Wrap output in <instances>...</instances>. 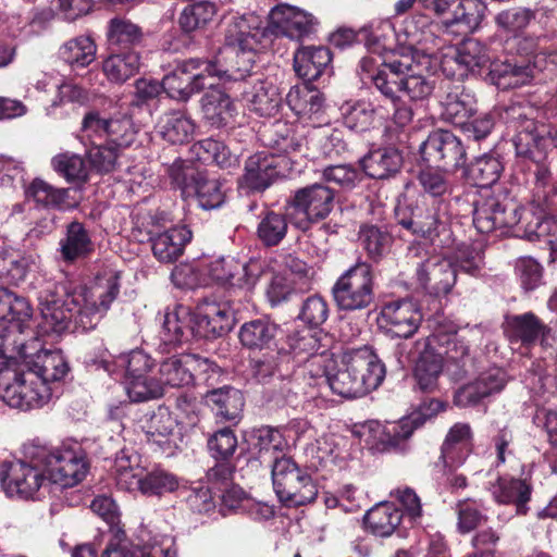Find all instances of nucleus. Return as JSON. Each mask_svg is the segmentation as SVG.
Returning a JSON list of instances; mask_svg holds the SVG:
<instances>
[{"label":"nucleus","instance_id":"37","mask_svg":"<svg viewBox=\"0 0 557 557\" xmlns=\"http://www.w3.org/2000/svg\"><path fill=\"white\" fill-rule=\"evenodd\" d=\"M425 339L428 347H430L434 352L441 354L443 363L444 360L447 359L460 364L463 374H467L468 371L466 370V366L467 362L471 360L469 346L459 337L457 331H447L438 327L426 336Z\"/></svg>","mask_w":557,"mask_h":557},{"label":"nucleus","instance_id":"43","mask_svg":"<svg viewBox=\"0 0 557 557\" xmlns=\"http://www.w3.org/2000/svg\"><path fill=\"white\" fill-rule=\"evenodd\" d=\"M23 367L36 373L44 383L50 385L62 381L70 372V366L61 350L37 351L29 356Z\"/></svg>","mask_w":557,"mask_h":557},{"label":"nucleus","instance_id":"15","mask_svg":"<svg viewBox=\"0 0 557 557\" xmlns=\"http://www.w3.org/2000/svg\"><path fill=\"white\" fill-rule=\"evenodd\" d=\"M121 288V273L113 270H104L95 277L94 296L97 298L90 306L87 302L83 308L74 305L73 320L76 325L84 330H92L100 318L110 309L112 302L117 298Z\"/></svg>","mask_w":557,"mask_h":557},{"label":"nucleus","instance_id":"49","mask_svg":"<svg viewBox=\"0 0 557 557\" xmlns=\"http://www.w3.org/2000/svg\"><path fill=\"white\" fill-rule=\"evenodd\" d=\"M455 52L471 77L488 78L492 82L490 64L493 60H491L485 45L475 38H467L456 47Z\"/></svg>","mask_w":557,"mask_h":557},{"label":"nucleus","instance_id":"29","mask_svg":"<svg viewBox=\"0 0 557 557\" xmlns=\"http://www.w3.org/2000/svg\"><path fill=\"white\" fill-rule=\"evenodd\" d=\"M549 327L532 311L508 315L504 322V335L511 344L531 348L545 338Z\"/></svg>","mask_w":557,"mask_h":557},{"label":"nucleus","instance_id":"53","mask_svg":"<svg viewBox=\"0 0 557 557\" xmlns=\"http://www.w3.org/2000/svg\"><path fill=\"white\" fill-rule=\"evenodd\" d=\"M288 233L287 214L264 209L259 214L256 236L265 248L278 246Z\"/></svg>","mask_w":557,"mask_h":557},{"label":"nucleus","instance_id":"26","mask_svg":"<svg viewBox=\"0 0 557 557\" xmlns=\"http://www.w3.org/2000/svg\"><path fill=\"white\" fill-rule=\"evenodd\" d=\"M33 307L24 296L0 287V344L12 336V332L30 330Z\"/></svg>","mask_w":557,"mask_h":557},{"label":"nucleus","instance_id":"23","mask_svg":"<svg viewBox=\"0 0 557 557\" xmlns=\"http://www.w3.org/2000/svg\"><path fill=\"white\" fill-rule=\"evenodd\" d=\"M507 382V373L503 369H487L475 380L459 386L454 393L453 403L459 408L476 407L491 396L500 393Z\"/></svg>","mask_w":557,"mask_h":557},{"label":"nucleus","instance_id":"62","mask_svg":"<svg viewBox=\"0 0 557 557\" xmlns=\"http://www.w3.org/2000/svg\"><path fill=\"white\" fill-rule=\"evenodd\" d=\"M455 511L457 515V531L460 534H468L476 531L488 521V516L484 512L482 503L466 498L456 503Z\"/></svg>","mask_w":557,"mask_h":557},{"label":"nucleus","instance_id":"56","mask_svg":"<svg viewBox=\"0 0 557 557\" xmlns=\"http://www.w3.org/2000/svg\"><path fill=\"white\" fill-rule=\"evenodd\" d=\"M191 76L201 77L203 89L216 88L220 81H236L237 77L230 73L218 59L189 58L184 60Z\"/></svg>","mask_w":557,"mask_h":557},{"label":"nucleus","instance_id":"61","mask_svg":"<svg viewBox=\"0 0 557 557\" xmlns=\"http://www.w3.org/2000/svg\"><path fill=\"white\" fill-rule=\"evenodd\" d=\"M156 371L134 377L125 379V389L133 403H145L161 398L164 389L161 388Z\"/></svg>","mask_w":557,"mask_h":557},{"label":"nucleus","instance_id":"16","mask_svg":"<svg viewBox=\"0 0 557 557\" xmlns=\"http://www.w3.org/2000/svg\"><path fill=\"white\" fill-rule=\"evenodd\" d=\"M117 484L123 485L127 490L137 488L145 496L161 497L166 493L178 491V478L162 468H156L146 473L143 470L135 472L129 466V459L121 457L116 461Z\"/></svg>","mask_w":557,"mask_h":557},{"label":"nucleus","instance_id":"47","mask_svg":"<svg viewBox=\"0 0 557 557\" xmlns=\"http://www.w3.org/2000/svg\"><path fill=\"white\" fill-rule=\"evenodd\" d=\"M447 88L449 90L442 101L443 115L448 122L461 126L475 114L476 99L472 91L466 89L463 85L448 86Z\"/></svg>","mask_w":557,"mask_h":557},{"label":"nucleus","instance_id":"45","mask_svg":"<svg viewBox=\"0 0 557 557\" xmlns=\"http://www.w3.org/2000/svg\"><path fill=\"white\" fill-rule=\"evenodd\" d=\"M262 140L272 150L271 153L284 157L288 162V156L300 152L304 145V137L294 125L285 121H276L267 127Z\"/></svg>","mask_w":557,"mask_h":557},{"label":"nucleus","instance_id":"58","mask_svg":"<svg viewBox=\"0 0 557 557\" xmlns=\"http://www.w3.org/2000/svg\"><path fill=\"white\" fill-rule=\"evenodd\" d=\"M221 8L215 2L196 1L186 5L178 16V25L183 33L189 34L197 29L205 28L213 17L218 15Z\"/></svg>","mask_w":557,"mask_h":557},{"label":"nucleus","instance_id":"39","mask_svg":"<svg viewBox=\"0 0 557 557\" xmlns=\"http://www.w3.org/2000/svg\"><path fill=\"white\" fill-rule=\"evenodd\" d=\"M278 325L268 317L244 322L238 330V339L243 348L250 352L262 351L275 345Z\"/></svg>","mask_w":557,"mask_h":557},{"label":"nucleus","instance_id":"42","mask_svg":"<svg viewBox=\"0 0 557 557\" xmlns=\"http://www.w3.org/2000/svg\"><path fill=\"white\" fill-rule=\"evenodd\" d=\"M107 41L110 51H138L145 42L143 28L126 17L111 18L107 27Z\"/></svg>","mask_w":557,"mask_h":557},{"label":"nucleus","instance_id":"4","mask_svg":"<svg viewBox=\"0 0 557 557\" xmlns=\"http://www.w3.org/2000/svg\"><path fill=\"white\" fill-rule=\"evenodd\" d=\"M533 110L521 104L506 109L507 123L515 129L512 138L517 158L531 161L535 168L534 175L548 174L544 165L548 152L556 147L550 125L539 122L530 115Z\"/></svg>","mask_w":557,"mask_h":557},{"label":"nucleus","instance_id":"17","mask_svg":"<svg viewBox=\"0 0 557 557\" xmlns=\"http://www.w3.org/2000/svg\"><path fill=\"white\" fill-rule=\"evenodd\" d=\"M288 161L281 156L258 151L245 161L238 187L247 193H263L278 177L286 175Z\"/></svg>","mask_w":557,"mask_h":557},{"label":"nucleus","instance_id":"2","mask_svg":"<svg viewBox=\"0 0 557 557\" xmlns=\"http://www.w3.org/2000/svg\"><path fill=\"white\" fill-rule=\"evenodd\" d=\"M360 69L364 78L369 79L381 96L397 103L400 94L407 95L411 100L429 98L435 88V79L421 74H409L410 64L399 59L377 61L373 58H362Z\"/></svg>","mask_w":557,"mask_h":557},{"label":"nucleus","instance_id":"12","mask_svg":"<svg viewBox=\"0 0 557 557\" xmlns=\"http://www.w3.org/2000/svg\"><path fill=\"white\" fill-rule=\"evenodd\" d=\"M81 129L86 137L103 139L122 151L135 141L137 135L131 116L126 114L107 116L95 109L85 113Z\"/></svg>","mask_w":557,"mask_h":557},{"label":"nucleus","instance_id":"21","mask_svg":"<svg viewBox=\"0 0 557 557\" xmlns=\"http://www.w3.org/2000/svg\"><path fill=\"white\" fill-rule=\"evenodd\" d=\"M422 318L417 304L408 298H399L382 306L377 323L387 336L407 339L418 332Z\"/></svg>","mask_w":557,"mask_h":557},{"label":"nucleus","instance_id":"38","mask_svg":"<svg viewBox=\"0 0 557 557\" xmlns=\"http://www.w3.org/2000/svg\"><path fill=\"white\" fill-rule=\"evenodd\" d=\"M448 172L449 171L443 168H436L430 164L421 169L417 175L421 191L417 197H423L434 203L450 207L454 183Z\"/></svg>","mask_w":557,"mask_h":557},{"label":"nucleus","instance_id":"34","mask_svg":"<svg viewBox=\"0 0 557 557\" xmlns=\"http://www.w3.org/2000/svg\"><path fill=\"white\" fill-rule=\"evenodd\" d=\"M95 251L90 232L86 225L73 220L65 225L64 235L59 242L61 259L66 264L88 259Z\"/></svg>","mask_w":557,"mask_h":557},{"label":"nucleus","instance_id":"31","mask_svg":"<svg viewBox=\"0 0 557 557\" xmlns=\"http://www.w3.org/2000/svg\"><path fill=\"white\" fill-rule=\"evenodd\" d=\"M332 52L324 46L300 47L294 53V70L299 78L311 85L319 83L329 71Z\"/></svg>","mask_w":557,"mask_h":557},{"label":"nucleus","instance_id":"3","mask_svg":"<svg viewBox=\"0 0 557 557\" xmlns=\"http://www.w3.org/2000/svg\"><path fill=\"white\" fill-rule=\"evenodd\" d=\"M537 39L513 35L504 44L503 55L490 64L492 84L502 88H517L531 83L543 71V54L535 53Z\"/></svg>","mask_w":557,"mask_h":557},{"label":"nucleus","instance_id":"35","mask_svg":"<svg viewBox=\"0 0 557 557\" xmlns=\"http://www.w3.org/2000/svg\"><path fill=\"white\" fill-rule=\"evenodd\" d=\"M403 517V511L393 504H376L363 515L362 530L374 537L388 539L399 532Z\"/></svg>","mask_w":557,"mask_h":557},{"label":"nucleus","instance_id":"18","mask_svg":"<svg viewBox=\"0 0 557 557\" xmlns=\"http://www.w3.org/2000/svg\"><path fill=\"white\" fill-rule=\"evenodd\" d=\"M520 463L519 474L504 473L498 475L494 484L493 498L496 504L511 506L517 517L529 515L532 502L534 484L531 470Z\"/></svg>","mask_w":557,"mask_h":557},{"label":"nucleus","instance_id":"10","mask_svg":"<svg viewBox=\"0 0 557 557\" xmlns=\"http://www.w3.org/2000/svg\"><path fill=\"white\" fill-rule=\"evenodd\" d=\"M334 190L314 183L296 189L286 200L287 214L295 227L306 232L311 224L326 219L334 208Z\"/></svg>","mask_w":557,"mask_h":557},{"label":"nucleus","instance_id":"54","mask_svg":"<svg viewBox=\"0 0 557 557\" xmlns=\"http://www.w3.org/2000/svg\"><path fill=\"white\" fill-rule=\"evenodd\" d=\"M485 10L482 0H458L450 12L451 17L445 22L446 27L457 26L459 33L467 35L481 24Z\"/></svg>","mask_w":557,"mask_h":557},{"label":"nucleus","instance_id":"36","mask_svg":"<svg viewBox=\"0 0 557 557\" xmlns=\"http://www.w3.org/2000/svg\"><path fill=\"white\" fill-rule=\"evenodd\" d=\"M358 242L366 252L367 261L373 265L379 264L391 253L394 237L387 225L364 222L359 226Z\"/></svg>","mask_w":557,"mask_h":557},{"label":"nucleus","instance_id":"27","mask_svg":"<svg viewBox=\"0 0 557 557\" xmlns=\"http://www.w3.org/2000/svg\"><path fill=\"white\" fill-rule=\"evenodd\" d=\"M24 197L36 208L60 212L76 209L79 201L71 196L70 188H60L40 177H35L24 186Z\"/></svg>","mask_w":557,"mask_h":557},{"label":"nucleus","instance_id":"51","mask_svg":"<svg viewBox=\"0 0 557 557\" xmlns=\"http://www.w3.org/2000/svg\"><path fill=\"white\" fill-rule=\"evenodd\" d=\"M248 109L259 116H273L281 107L282 97L277 88L268 82L257 81L249 89L243 92Z\"/></svg>","mask_w":557,"mask_h":557},{"label":"nucleus","instance_id":"32","mask_svg":"<svg viewBox=\"0 0 557 557\" xmlns=\"http://www.w3.org/2000/svg\"><path fill=\"white\" fill-rule=\"evenodd\" d=\"M414 347L419 352L413 368L416 386L422 393L432 394L438 389V380L443 372L441 354L428 347L425 338L417 341Z\"/></svg>","mask_w":557,"mask_h":557},{"label":"nucleus","instance_id":"20","mask_svg":"<svg viewBox=\"0 0 557 557\" xmlns=\"http://www.w3.org/2000/svg\"><path fill=\"white\" fill-rule=\"evenodd\" d=\"M263 272L264 263L260 259L246 260L232 255L216 258L209 265V275L214 282L247 289L255 287Z\"/></svg>","mask_w":557,"mask_h":557},{"label":"nucleus","instance_id":"44","mask_svg":"<svg viewBox=\"0 0 557 557\" xmlns=\"http://www.w3.org/2000/svg\"><path fill=\"white\" fill-rule=\"evenodd\" d=\"M203 117L210 126L223 128L234 122L236 106L221 88H210L201 98Z\"/></svg>","mask_w":557,"mask_h":557},{"label":"nucleus","instance_id":"41","mask_svg":"<svg viewBox=\"0 0 557 557\" xmlns=\"http://www.w3.org/2000/svg\"><path fill=\"white\" fill-rule=\"evenodd\" d=\"M195 310L177 305L171 312H166L161 330V338L166 345H180L196 338L194 327Z\"/></svg>","mask_w":557,"mask_h":557},{"label":"nucleus","instance_id":"22","mask_svg":"<svg viewBox=\"0 0 557 557\" xmlns=\"http://www.w3.org/2000/svg\"><path fill=\"white\" fill-rule=\"evenodd\" d=\"M317 24L312 14L287 4L273 8L268 16L267 26L261 30L262 37H287L301 40L314 32Z\"/></svg>","mask_w":557,"mask_h":557},{"label":"nucleus","instance_id":"57","mask_svg":"<svg viewBox=\"0 0 557 557\" xmlns=\"http://www.w3.org/2000/svg\"><path fill=\"white\" fill-rule=\"evenodd\" d=\"M97 46L89 36L67 40L59 50L60 58L74 69L86 67L96 59Z\"/></svg>","mask_w":557,"mask_h":557},{"label":"nucleus","instance_id":"50","mask_svg":"<svg viewBox=\"0 0 557 557\" xmlns=\"http://www.w3.org/2000/svg\"><path fill=\"white\" fill-rule=\"evenodd\" d=\"M283 359L284 356L278 348L250 352L247 368L249 377L259 384H269L274 379L282 377Z\"/></svg>","mask_w":557,"mask_h":557},{"label":"nucleus","instance_id":"5","mask_svg":"<svg viewBox=\"0 0 557 557\" xmlns=\"http://www.w3.org/2000/svg\"><path fill=\"white\" fill-rule=\"evenodd\" d=\"M23 454L44 467L48 480L63 487L78 484L88 471L86 455L81 447L52 446L35 440L24 445Z\"/></svg>","mask_w":557,"mask_h":557},{"label":"nucleus","instance_id":"33","mask_svg":"<svg viewBox=\"0 0 557 557\" xmlns=\"http://www.w3.org/2000/svg\"><path fill=\"white\" fill-rule=\"evenodd\" d=\"M322 331L310 327L297 329L289 332L282 346V355L292 357L297 363L307 361L309 358L326 351V346L322 344ZM326 336V334H324Z\"/></svg>","mask_w":557,"mask_h":557},{"label":"nucleus","instance_id":"48","mask_svg":"<svg viewBox=\"0 0 557 557\" xmlns=\"http://www.w3.org/2000/svg\"><path fill=\"white\" fill-rule=\"evenodd\" d=\"M163 92L171 99L186 102L201 91V77L191 76L185 61L177 62L174 70L162 78Z\"/></svg>","mask_w":557,"mask_h":557},{"label":"nucleus","instance_id":"28","mask_svg":"<svg viewBox=\"0 0 557 557\" xmlns=\"http://www.w3.org/2000/svg\"><path fill=\"white\" fill-rule=\"evenodd\" d=\"M149 235L152 253L161 263L176 262L193 239V232L187 225L172 226L163 232L150 230Z\"/></svg>","mask_w":557,"mask_h":557},{"label":"nucleus","instance_id":"30","mask_svg":"<svg viewBox=\"0 0 557 557\" xmlns=\"http://www.w3.org/2000/svg\"><path fill=\"white\" fill-rule=\"evenodd\" d=\"M474 436L469 423L457 422L447 432L441 446L444 469H458L473 451Z\"/></svg>","mask_w":557,"mask_h":557},{"label":"nucleus","instance_id":"59","mask_svg":"<svg viewBox=\"0 0 557 557\" xmlns=\"http://www.w3.org/2000/svg\"><path fill=\"white\" fill-rule=\"evenodd\" d=\"M247 443L249 448L258 454L259 458L272 453L282 454L287 447V441L283 433L269 425L252 429L248 435Z\"/></svg>","mask_w":557,"mask_h":557},{"label":"nucleus","instance_id":"46","mask_svg":"<svg viewBox=\"0 0 557 557\" xmlns=\"http://www.w3.org/2000/svg\"><path fill=\"white\" fill-rule=\"evenodd\" d=\"M205 401L215 417L222 421L237 420L245 405L243 393L233 386H223L208 391Z\"/></svg>","mask_w":557,"mask_h":557},{"label":"nucleus","instance_id":"7","mask_svg":"<svg viewBox=\"0 0 557 557\" xmlns=\"http://www.w3.org/2000/svg\"><path fill=\"white\" fill-rule=\"evenodd\" d=\"M376 285L372 264L359 259L337 277L331 295L339 311H362L374 304Z\"/></svg>","mask_w":557,"mask_h":557},{"label":"nucleus","instance_id":"8","mask_svg":"<svg viewBox=\"0 0 557 557\" xmlns=\"http://www.w3.org/2000/svg\"><path fill=\"white\" fill-rule=\"evenodd\" d=\"M271 476L278 500L287 507L306 506L318 496L311 474L290 456H273Z\"/></svg>","mask_w":557,"mask_h":557},{"label":"nucleus","instance_id":"19","mask_svg":"<svg viewBox=\"0 0 557 557\" xmlns=\"http://www.w3.org/2000/svg\"><path fill=\"white\" fill-rule=\"evenodd\" d=\"M41 465L24 459L3 461L0 465V483L9 497H32L47 479Z\"/></svg>","mask_w":557,"mask_h":557},{"label":"nucleus","instance_id":"40","mask_svg":"<svg viewBox=\"0 0 557 557\" xmlns=\"http://www.w3.org/2000/svg\"><path fill=\"white\" fill-rule=\"evenodd\" d=\"M360 162L362 171L370 178L388 180L400 172L404 158L397 148L384 147L370 151Z\"/></svg>","mask_w":557,"mask_h":557},{"label":"nucleus","instance_id":"55","mask_svg":"<svg viewBox=\"0 0 557 557\" xmlns=\"http://www.w3.org/2000/svg\"><path fill=\"white\" fill-rule=\"evenodd\" d=\"M191 151L203 164H215L221 169H231L238 164V157L223 141L211 137L195 143Z\"/></svg>","mask_w":557,"mask_h":557},{"label":"nucleus","instance_id":"24","mask_svg":"<svg viewBox=\"0 0 557 557\" xmlns=\"http://www.w3.org/2000/svg\"><path fill=\"white\" fill-rule=\"evenodd\" d=\"M234 310L228 302L205 299L195 308L196 338L214 339L227 334L234 325Z\"/></svg>","mask_w":557,"mask_h":557},{"label":"nucleus","instance_id":"60","mask_svg":"<svg viewBox=\"0 0 557 557\" xmlns=\"http://www.w3.org/2000/svg\"><path fill=\"white\" fill-rule=\"evenodd\" d=\"M341 110L344 124L351 131L363 133L374 124L376 110L371 101H347Z\"/></svg>","mask_w":557,"mask_h":557},{"label":"nucleus","instance_id":"52","mask_svg":"<svg viewBox=\"0 0 557 557\" xmlns=\"http://www.w3.org/2000/svg\"><path fill=\"white\" fill-rule=\"evenodd\" d=\"M140 69L139 51H110L102 63V71L111 83L123 84L135 76Z\"/></svg>","mask_w":557,"mask_h":557},{"label":"nucleus","instance_id":"25","mask_svg":"<svg viewBox=\"0 0 557 557\" xmlns=\"http://www.w3.org/2000/svg\"><path fill=\"white\" fill-rule=\"evenodd\" d=\"M416 277L419 286L436 298L449 294L457 280L453 262L440 255L429 256L419 263Z\"/></svg>","mask_w":557,"mask_h":557},{"label":"nucleus","instance_id":"64","mask_svg":"<svg viewBox=\"0 0 557 557\" xmlns=\"http://www.w3.org/2000/svg\"><path fill=\"white\" fill-rule=\"evenodd\" d=\"M504 170L503 163L498 157L483 154L476 158L469 166L468 175L473 185L487 188L494 185L500 177Z\"/></svg>","mask_w":557,"mask_h":557},{"label":"nucleus","instance_id":"11","mask_svg":"<svg viewBox=\"0 0 557 557\" xmlns=\"http://www.w3.org/2000/svg\"><path fill=\"white\" fill-rule=\"evenodd\" d=\"M446 403L435 398H424L406 417L387 423L380 435V444L385 450L404 453L408 448V440L413 432L422 428L428 421L446 410Z\"/></svg>","mask_w":557,"mask_h":557},{"label":"nucleus","instance_id":"1","mask_svg":"<svg viewBox=\"0 0 557 557\" xmlns=\"http://www.w3.org/2000/svg\"><path fill=\"white\" fill-rule=\"evenodd\" d=\"M385 375V364L369 346L346 352L335 371H325L332 392L344 398L367 395L383 383Z\"/></svg>","mask_w":557,"mask_h":557},{"label":"nucleus","instance_id":"13","mask_svg":"<svg viewBox=\"0 0 557 557\" xmlns=\"http://www.w3.org/2000/svg\"><path fill=\"white\" fill-rule=\"evenodd\" d=\"M421 159L430 165L456 172L466 164L467 148L451 131L436 129L420 145Z\"/></svg>","mask_w":557,"mask_h":557},{"label":"nucleus","instance_id":"9","mask_svg":"<svg viewBox=\"0 0 557 557\" xmlns=\"http://www.w3.org/2000/svg\"><path fill=\"white\" fill-rule=\"evenodd\" d=\"M547 174L536 177V184L525 207H520L522 223L520 228L531 242H544L557 225V188L543 183Z\"/></svg>","mask_w":557,"mask_h":557},{"label":"nucleus","instance_id":"6","mask_svg":"<svg viewBox=\"0 0 557 557\" xmlns=\"http://www.w3.org/2000/svg\"><path fill=\"white\" fill-rule=\"evenodd\" d=\"M394 214L401 228L430 245H435L449 230V207L423 197L399 201Z\"/></svg>","mask_w":557,"mask_h":557},{"label":"nucleus","instance_id":"14","mask_svg":"<svg viewBox=\"0 0 557 557\" xmlns=\"http://www.w3.org/2000/svg\"><path fill=\"white\" fill-rule=\"evenodd\" d=\"M522 223L520 206L504 196H490L474 203L473 225L481 234H492Z\"/></svg>","mask_w":557,"mask_h":557},{"label":"nucleus","instance_id":"63","mask_svg":"<svg viewBox=\"0 0 557 557\" xmlns=\"http://www.w3.org/2000/svg\"><path fill=\"white\" fill-rule=\"evenodd\" d=\"M195 124L182 111H172L165 114L161 124V135L172 145H183L193 137Z\"/></svg>","mask_w":557,"mask_h":557}]
</instances>
